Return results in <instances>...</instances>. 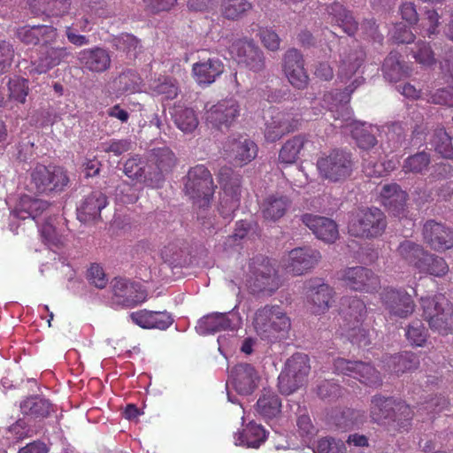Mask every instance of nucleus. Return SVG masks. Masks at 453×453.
I'll use <instances>...</instances> for the list:
<instances>
[{
  "label": "nucleus",
  "instance_id": "a211bd4d",
  "mask_svg": "<svg viewBox=\"0 0 453 453\" xmlns=\"http://www.w3.org/2000/svg\"><path fill=\"white\" fill-rule=\"evenodd\" d=\"M239 114L238 102L233 97L226 98L205 110V124L217 129H220L222 127H229Z\"/></svg>",
  "mask_w": 453,
  "mask_h": 453
},
{
  "label": "nucleus",
  "instance_id": "c85d7f7f",
  "mask_svg": "<svg viewBox=\"0 0 453 453\" xmlns=\"http://www.w3.org/2000/svg\"><path fill=\"white\" fill-rule=\"evenodd\" d=\"M309 303H311V311L315 315H321L326 312L331 307L334 290L332 287L326 283L313 284L312 280L308 282Z\"/></svg>",
  "mask_w": 453,
  "mask_h": 453
},
{
  "label": "nucleus",
  "instance_id": "f8f14e48",
  "mask_svg": "<svg viewBox=\"0 0 453 453\" xmlns=\"http://www.w3.org/2000/svg\"><path fill=\"white\" fill-rule=\"evenodd\" d=\"M110 288L111 303L117 307L133 308L147 299V291L142 285L127 278H113Z\"/></svg>",
  "mask_w": 453,
  "mask_h": 453
},
{
  "label": "nucleus",
  "instance_id": "f257e3e1",
  "mask_svg": "<svg viewBox=\"0 0 453 453\" xmlns=\"http://www.w3.org/2000/svg\"><path fill=\"white\" fill-rule=\"evenodd\" d=\"M370 416L373 422L402 433L411 427L413 411L404 402L376 395L371 400Z\"/></svg>",
  "mask_w": 453,
  "mask_h": 453
},
{
  "label": "nucleus",
  "instance_id": "864d4df0",
  "mask_svg": "<svg viewBox=\"0 0 453 453\" xmlns=\"http://www.w3.org/2000/svg\"><path fill=\"white\" fill-rule=\"evenodd\" d=\"M118 90L121 94H134L141 90L142 80L137 72H123L116 81Z\"/></svg>",
  "mask_w": 453,
  "mask_h": 453
},
{
  "label": "nucleus",
  "instance_id": "4c0bfd02",
  "mask_svg": "<svg viewBox=\"0 0 453 453\" xmlns=\"http://www.w3.org/2000/svg\"><path fill=\"white\" fill-rule=\"evenodd\" d=\"M326 12L343 31L349 35H353L358 29V23L355 19L352 12L348 10L341 3L334 1L326 7Z\"/></svg>",
  "mask_w": 453,
  "mask_h": 453
},
{
  "label": "nucleus",
  "instance_id": "774afa93",
  "mask_svg": "<svg viewBox=\"0 0 453 453\" xmlns=\"http://www.w3.org/2000/svg\"><path fill=\"white\" fill-rule=\"evenodd\" d=\"M257 35L262 44L268 50L276 51L280 49V38L272 27H261Z\"/></svg>",
  "mask_w": 453,
  "mask_h": 453
},
{
  "label": "nucleus",
  "instance_id": "20e7f679",
  "mask_svg": "<svg viewBox=\"0 0 453 453\" xmlns=\"http://www.w3.org/2000/svg\"><path fill=\"white\" fill-rule=\"evenodd\" d=\"M66 171L58 165L37 163L28 173L27 189L36 195L60 193L67 186Z\"/></svg>",
  "mask_w": 453,
  "mask_h": 453
},
{
  "label": "nucleus",
  "instance_id": "9b49d317",
  "mask_svg": "<svg viewBox=\"0 0 453 453\" xmlns=\"http://www.w3.org/2000/svg\"><path fill=\"white\" fill-rule=\"evenodd\" d=\"M318 170L322 178L338 182L349 178L354 169L351 154L341 150H334L317 160Z\"/></svg>",
  "mask_w": 453,
  "mask_h": 453
},
{
  "label": "nucleus",
  "instance_id": "f704fd0d",
  "mask_svg": "<svg viewBox=\"0 0 453 453\" xmlns=\"http://www.w3.org/2000/svg\"><path fill=\"white\" fill-rule=\"evenodd\" d=\"M19 408L23 415L34 419L47 418L56 411L54 405L48 399L39 395L27 397L20 403Z\"/></svg>",
  "mask_w": 453,
  "mask_h": 453
},
{
  "label": "nucleus",
  "instance_id": "8fccbe9b",
  "mask_svg": "<svg viewBox=\"0 0 453 453\" xmlns=\"http://www.w3.org/2000/svg\"><path fill=\"white\" fill-rule=\"evenodd\" d=\"M253 4L250 0H223L220 4L222 16L229 20H238L246 15Z\"/></svg>",
  "mask_w": 453,
  "mask_h": 453
},
{
  "label": "nucleus",
  "instance_id": "ea45409f",
  "mask_svg": "<svg viewBox=\"0 0 453 453\" xmlns=\"http://www.w3.org/2000/svg\"><path fill=\"white\" fill-rule=\"evenodd\" d=\"M31 12L48 16H62L68 12L71 0H27Z\"/></svg>",
  "mask_w": 453,
  "mask_h": 453
},
{
  "label": "nucleus",
  "instance_id": "7c9ffc66",
  "mask_svg": "<svg viewBox=\"0 0 453 453\" xmlns=\"http://www.w3.org/2000/svg\"><path fill=\"white\" fill-rule=\"evenodd\" d=\"M51 43L40 45L39 56L34 61L35 69L38 73H45L53 67L58 65L69 55L66 47H51Z\"/></svg>",
  "mask_w": 453,
  "mask_h": 453
},
{
  "label": "nucleus",
  "instance_id": "f3484780",
  "mask_svg": "<svg viewBox=\"0 0 453 453\" xmlns=\"http://www.w3.org/2000/svg\"><path fill=\"white\" fill-rule=\"evenodd\" d=\"M380 301L390 317L406 319L413 314L416 304L403 288L386 287L380 294Z\"/></svg>",
  "mask_w": 453,
  "mask_h": 453
},
{
  "label": "nucleus",
  "instance_id": "7ed1b4c3",
  "mask_svg": "<svg viewBox=\"0 0 453 453\" xmlns=\"http://www.w3.org/2000/svg\"><path fill=\"white\" fill-rule=\"evenodd\" d=\"M340 314L344 321L345 334L351 343L368 346L371 343L369 330L363 325L367 317L365 302L357 296H344L341 299Z\"/></svg>",
  "mask_w": 453,
  "mask_h": 453
},
{
  "label": "nucleus",
  "instance_id": "4be33fe9",
  "mask_svg": "<svg viewBox=\"0 0 453 453\" xmlns=\"http://www.w3.org/2000/svg\"><path fill=\"white\" fill-rule=\"evenodd\" d=\"M283 72L289 83L297 89L307 88L310 78L304 68V58L300 50L291 48L283 56Z\"/></svg>",
  "mask_w": 453,
  "mask_h": 453
},
{
  "label": "nucleus",
  "instance_id": "0eeeda50",
  "mask_svg": "<svg viewBox=\"0 0 453 453\" xmlns=\"http://www.w3.org/2000/svg\"><path fill=\"white\" fill-rule=\"evenodd\" d=\"M386 226V217L380 209L364 208L358 209L350 214L348 232L351 236L373 239L380 236Z\"/></svg>",
  "mask_w": 453,
  "mask_h": 453
},
{
  "label": "nucleus",
  "instance_id": "c756f323",
  "mask_svg": "<svg viewBox=\"0 0 453 453\" xmlns=\"http://www.w3.org/2000/svg\"><path fill=\"white\" fill-rule=\"evenodd\" d=\"M383 368L401 375L417 370L419 366V358L412 351H402L394 355H385L382 357Z\"/></svg>",
  "mask_w": 453,
  "mask_h": 453
},
{
  "label": "nucleus",
  "instance_id": "f03ea898",
  "mask_svg": "<svg viewBox=\"0 0 453 453\" xmlns=\"http://www.w3.org/2000/svg\"><path fill=\"white\" fill-rule=\"evenodd\" d=\"M252 324L257 334L269 342L280 341L291 327L290 318L279 304H265L257 309Z\"/></svg>",
  "mask_w": 453,
  "mask_h": 453
},
{
  "label": "nucleus",
  "instance_id": "4468645a",
  "mask_svg": "<svg viewBox=\"0 0 453 453\" xmlns=\"http://www.w3.org/2000/svg\"><path fill=\"white\" fill-rule=\"evenodd\" d=\"M337 275L345 288L356 292L373 294L380 288V277L365 266L346 267L339 271Z\"/></svg>",
  "mask_w": 453,
  "mask_h": 453
},
{
  "label": "nucleus",
  "instance_id": "ddd939ff",
  "mask_svg": "<svg viewBox=\"0 0 453 453\" xmlns=\"http://www.w3.org/2000/svg\"><path fill=\"white\" fill-rule=\"evenodd\" d=\"M177 157L168 147L153 148L147 156L149 187L159 188L165 176L173 172Z\"/></svg>",
  "mask_w": 453,
  "mask_h": 453
},
{
  "label": "nucleus",
  "instance_id": "2eb2a0df",
  "mask_svg": "<svg viewBox=\"0 0 453 453\" xmlns=\"http://www.w3.org/2000/svg\"><path fill=\"white\" fill-rule=\"evenodd\" d=\"M334 372L352 377L370 387H379L382 380L380 372L369 363L338 357L334 361Z\"/></svg>",
  "mask_w": 453,
  "mask_h": 453
},
{
  "label": "nucleus",
  "instance_id": "39448f33",
  "mask_svg": "<svg viewBox=\"0 0 453 453\" xmlns=\"http://www.w3.org/2000/svg\"><path fill=\"white\" fill-rule=\"evenodd\" d=\"M422 317L434 332L445 335L453 331V306L442 294L421 297Z\"/></svg>",
  "mask_w": 453,
  "mask_h": 453
},
{
  "label": "nucleus",
  "instance_id": "a19ab883",
  "mask_svg": "<svg viewBox=\"0 0 453 453\" xmlns=\"http://www.w3.org/2000/svg\"><path fill=\"white\" fill-rule=\"evenodd\" d=\"M307 142L308 139L304 134H297L287 140L279 151V162L284 165L295 164L299 159Z\"/></svg>",
  "mask_w": 453,
  "mask_h": 453
},
{
  "label": "nucleus",
  "instance_id": "603ef678",
  "mask_svg": "<svg viewBox=\"0 0 453 453\" xmlns=\"http://www.w3.org/2000/svg\"><path fill=\"white\" fill-rule=\"evenodd\" d=\"M150 89L153 95L161 96L163 100H173L180 92L176 80L171 77H160L154 81Z\"/></svg>",
  "mask_w": 453,
  "mask_h": 453
},
{
  "label": "nucleus",
  "instance_id": "c9c22d12",
  "mask_svg": "<svg viewBox=\"0 0 453 453\" xmlns=\"http://www.w3.org/2000/svg\"><path fill=\"white\" fill-rule=\"evenodd\" d=\"M382 204L394 214L403 211L408 195L397 183L386 184L380 192Z\"/></svg>",
  "mask_w": 453,
  "mask_h": 453
},
{
  "label": "nucleus",
  "instance_id": "e433bc0d",
  "mask_svg": "<svg viewBox=\"0 0 453 453\" xmlns=\"http://www.w3.org/2000/svg\"><path fill=\"white\" fill-rule=\"evenodd\" d=\"M107 197L101 191L90 193L78 209V216L81 221L94 220L100 217L101 211L106 207Z\"/></svg>",
  "mask_w": 453,
  "mask_h": 453
},
{
  "label": "nucleus",
  "instance_id": "aec40b11",
  "mask_svg": "<svg viewBox=\"0 0 453 453\" xmlns=\"http://www.w3.org/2000/svg\"><path fill=\"white\" fill-rule=\"evenodd\" d=\"M321 258L320 252L311 247H299L288 252V258L283 261L287 272L295 276L307 273L313 269Z\"/></svg>",
  "mask_w": 453,
  "mask_h": 453
},
{
  "label": "nucleus",
  "instance_id": "bb28decb",
  "mask_svg": "<svg viewBox=\"0 0 453 453\" xmlns=\"http://www.w3.org/2000/svg\"><path fill=\"white\" fill-rule=\"evenodd\" d=\"M302 222L312 231L317 238L326 242H334L339 236L337 225L331 219L305 213L302 216Z\"/></svg>",
  "mask_w": 453,
  "mask_h": 453
},
{
  "label": "nucleus",
  "instance_id": "052dcab7",
  "mask_svg": "<svg viewBox=\"0 0 453 453\" xmlns=\"http://www.w3.org/2000/svg\"><path fill=\"white\" fill-rule=\"evenodd\" d=\"M296 426L299 434L304 439H311L317 434V429L305 407L299 406L297 409Z\"/></svg>",
  "mask_w": 453,
  "mask_h": 453
},
{
  "label": "nucleus",
  "instance_id": "c03bdc74",
  "mask_svg": "<svg viewBox=\"0 0 453 453\" xmlns=\"http://www.w3.org/2000/svg\"><path fill=\"white\" fill-rule=\"evenodd\" d=\"M281 400L272 391H265L256 403L257 413L265 420L273 419L280 413Z\"/></svg>",
  "mask_w": 453,
  "mask_h": 453
},
{
  "label": "nucleus",
  "instance_id": "0e129e2a",
  "mask_svg": "<svg viewBox=\"0 0 453 453\" xmlns=\"http://www.w3.org/2000/svg\"><path fill=\"white\" fill-rule=\"evenodd\" d=\"M346 446L342 440L323 437L318 441L314 453H345Z\"/></svg>",
  "mask_w": 453,
  "mask_h": 453
},
{
  "label": "nucleus",
  "instance_id": "58836bf2",
  "mask_svg": "<svg viewBox=\"0 0 453 453\" xmlns=\"http://www.w3.org/2000/svg\"><path fill=\"white\" fill-rule=\"evenodd\" d=\"M172 119L176 127L183 134H193L199 125V119L193 108L183 105H174Z\"/></svg>",
  "mask_w": 453,
  "mask_h": 453
},
{
  "label": "nucleus",
  "instance_id": "680f3d73",
  "mask_svg": "<svg viewBox=\"0 0 453 453\" xmlns=\"http://www.w3.org/2000/svg\"><path fill=\"white\" fill-rule=\"evenodd\" d=\"M9 96L19 104H25L29 92L28 81L19 77L9 80Z\"/></svg>",
  "mask_w": 453,
  "mask_h": 453
},
{
  "label": "nucleus",
  "instance_id": "a18cd8bd",
  "mask_svg": "<svg viewBox=\"0 0 453 453\" xmlns=\"http://www.w3.org/2000/svg\"><path fill=\"white\" fill-rule=\"evenodd\" d=\"M235 439L240 445L257 449L265 441L266 431L261 425L251 421L236 435Z\"/></svg>",
  "mask_w": 453,
  "mask_h": 453
},
{
  "label": "nucleus",
  "instance_id": "6ab92c4d",
  "mask_svg": "<svg viewBox=\"0 0 453 453\" xmlns=\"http://www.w3.org/2000/svg\"><path fill=\"white\" fill-rule=\"evenodd\" d=\"M424 242L430 249L441 252L453 247V229L434 219L426 220L422 227Z\"/></svg>",
  "mask_w": 453,
  "mask_h": 453
},
{
  "label": "nucleus",
  "instance_id": "37998d69",
  "mask_svg": "<svg viewBox=\"0 0 453 453\" xmlns=\"http://www.w3.org/2000/svg\"><path fill=\"white\" fill-rule=\"evenodd\" d=\"M289 204L290 201L287 196H269L262 203L263 217L267 220L276 221L285 215Z\"/></svg>",
  "mask_w": 453,
  "mask_h": 453
},
{
  "label": "nucleus",
  "instance_id": "6e6552de",
  "mask_svg": "<svg viewBox=\"0 0 453 453\" xmlns=\"http://www.w3.org/2000/svg\"><path fill=\"white\" fill-rule=\"evenodd\" d=\"M218 180L222 189L218 210L221 217L229 222L240 206L242 176L231 167L224 166L219 172Z\"/></svg>",
  "mask_w": 453,
  "mask_h": 453
},
{
  "label": "nucleus",
  "instance_id": "dca6fc26",
  "mask_svg": "<svg viewBox=\"0 0 453 453\" xmlns=\"http://www.w3.org/2000/svg\"><path fill=\"white\" fill-rule=\"evenodd\" d=\"M365 79L358 77L344 89H333L324 94L323 101L328 110L332 112L334 119H342L348 122L351 117V111L349 103L352 93L363 83Z\"/></svg>",
  "mask_w": 453,
  "mask_h": 453
},
{
  "label": "nucleus",
  "instance_id": "2f4dec72",
  "mask_svg": "<svg viewBox=\"0 0 453 453\" xmlns=\"http://www.w3.org/2000/svg\"><path fill=\"white\" fill-rule=\"evenodd\" d=\"M18 38L27 45L52 43L58 37L57 29L51 26L34 25L18 29Z\"/></svg>",
  "mask_w": 453,
  "mask_h": 453
},
{
  "label": "nucleus",
  "instance_id": "423d86ee",
  "mask_svg": "<svg viewBox=\"0 0 453 453\" xmlns=\"http://www.w3.org/2000/svg\"><path fill=\"white\" fill-rule=\"evenodd\" d=\"M246 286L252 294L273 295L280 286V276L271 259L256 256L249 262Z\"/></svg>",
  "mask_w": 453,
  "mask_h": 453
},
{
  "label": "nucleus",
  "instance_id": "412c9836",
  "mask_svg": "<svg viewBox=\"0 0 453 453\" xmlns=\"http://www.w3.org/2000/svg\"><path fill=\"white\" fill-rule=\"evenodd\" d=\"M300 126L296 114L285 111H273L271 119L265 122V138L275 142L287 134L295 132Z\"/></svg>",
  "mask_w": 453,
  "mask_h": 453
},
{
  "label": "nucleus",
  "instance_id": "a878e982",
  "mask_svg": "<svg viewBox=\"0 0 453 453\" xmlns=\"http://www.w3.org/2000/svg\"><path fill=\"white\" fill-rule=\"evenodd\" d=\"M79 64L91 73H102L110 69L111 58L109 51L101 47L85 49L79 53Z\"/></svg>",
  "mask_w": 453,
  "mask_h": 453
},
{
  "label": "nucleus",
  "instance_id": "473e14b6",
  "mask_svg": "<svg viewBox=\"0 0 453 453\" xmlns=\"http://www.w3.org/2000/svg\"><path fill=\"white\" fill-rule=\"evenodd\" d=\"M134 323L142 328H157L165 330L173 322L172 316L166 311H152L141 310L130 314Z\"/></svg>",
  "mask_w": 453,
  "mask_h": 453
},
{
  "label": "nucleus",
  "instance_id": "b1692460",
  "mask_svg": "<svg viewBox=\"0 0 453 453\" xmlns=\"http://www.w3.org/2000/svg\"><path fill=\"white\" fill-rule=\"evenodd\" d=\"M258 380V373L250 364H237L230 371V382L239 395H251L257 388Z\"/></svg>",
  "mask_w": 453,
  "mask_h": 453
},
{
  "label": "nucleus",
  "instance_id": "de8ad7c7",
  "mask_svg": "<svg viewBox=\"0 0 453 453\" xmlns=\"http://www.w3.org/2000/svg\"><path fill=\"white\" fill-rule=\"evenodd\" d=\"M395 252L401 259L417 269L426 250L413 241L404 240L399 243Z\"/></svg>",
  "mask_w": 453,
  "mask_h": 453
},
{
  "label": "nucleus",
  "instance_id": "69168bd1",
  "mask_svg": "<svg viewBox=\"0 0 453 453\" xmlns=\"http://www.w3.org/2000/svg\"><path fill=\"white\" fill-rule=\"evenodd\" d=\"M352 137L356 140L357 145L364 150H369L377 144L375 136L364 127H356L351 130Z\"/></svg>",
  "mask_w": 453,
  "mask_h": 453
},
{
  "label": "nucleus",
  "instance_id": "9d476101",
  "mask_svg": "<svg viewBox=\"0 0 453 453\" xmlns=\"http://www.w3.org/2000/svg\"><path fill=\"white\" fill-rule=\"evenodd\" d=\"M184 190L200 208L209 205L215 186L211 173L205 165H196L188 170Z\"/></svg>",
  "mask_w": 453,
  "mask_h": 453
},
{
  "label": "nucleus",
  "instance_id": "338daca9",
  "mask_svg": "<svg viewBox=\"0 0 453 453\" xmlns=\"http://www.w3.org/2000/svg\"><path fill=\"white\" fill-rule=\"evenodd\" d=\"M248 50L251 55L248 58H242L244 64L250 70L258 73L265 68V56L257 45L248 46Z\"/></svg>",
  "mask_w": 453,
  "mask_h": 453
},
{
  "label": "nucleus",
  "instance_id": "1a4fd4ad",
  "mask_svg": "<svg viewBox=\"0 0 453 453\" xmlns=\"http://www.w3.org/2000/svg\"><path fill=\"white\" fill-rule=\"evenodd\" d=\"M310 370V358L306 354H293L287 360L285 368L278 378L280 393L288 395L303 387L307 382Z\"/></svg>",
  "mask_w": 453,
  "mask_h": 453
},
{
  "label": "nucleus",
  "instance_id": "e2e57ef3",
  "mask_svg": "<svg viewBox=\"0 0 453 453\" xmlns=\"http://www.w3.org/2000/svg\"><path fill=\"white\" fill-rule=\"evenodd\" d=\"M412 56L416 62L424 66H432L436 62L431 46L426 42L420 41L416 43L415 49L412 50Z\"/></svg>",
  "mask_w": 453,
  "mask_h": 453
},
{
  "label": "nucleus",
  "instance_id": "13d9d810",
  "mask_svg": "<svg viewBox=\"0 0 453 453\" xmlns=\"http://www.w3.org/2000/svg\"><path fill=\"white\" fill-rule=\"evenodd\" d=\"M250 229V225L247 221H237L234 234L228 235L224 242V250H239L241 249V241L247 236Z\"/></svg>",
  "mask_w": 453,
  "mask_h": 453
},
{
  "label": "nucleus",
  "instance_id": "393cba45",
  "mask_svg": "<svg viewBox=\"0 0 453 453\" xmlns=\"http://www.w3.org/2000/svg\"><path fill=\"white\" fill-rule=\"evenodd\" d=\"M235 319V315L231 312H212L198 320L196 330L202 335L235 330L237 328L234 323Z\"/></svg>",
  "mask_w": 453,
  "mask_h": 453
},
{
  "label": "nucleus",
  "instance_id": "5701e85b",
  "mask_svg": "<svg viewBox=\"0 0 453 453\" xmlns=\"http://www.w3.org/2000/svg\"><path fill=\"white\" fill-rule=\"evenodd\" d=\"M225 156L234 165L242 167L253 161L258 152V147L250 139L239 137L228 139L223 147Z\"/></svg>",
  "mask_w": 453,
  "mask_h": 453
},
{
  "label": "nucleus",
  "instance_id": "09e8293b",
  "mask_svg": "<svg viewBox=\"0 0 453 453\" xmlns=\"http://www.w3.org/2000/svg\"><path fill=\"white\" fill-rule=\"evenodd\" d=\"M417 270L434 277H442L449 272V265L444 258L426 250Z\"/></svg>",
  "mask_w": 453,
  "mask_h": 453
},
{
  "label": "nucleus",
  "instance_id": "bf43d9fd",
  "mask_svg": "<svg viewBox=\"0 0 453 453\" xmlns=\"http://www.w3.org/2000/svg\"><path fill=\"white\" fill-rule=\"evenodd\" d=\"M40 234L42 242L49 247L60 248L64 245L65 239L54 226L51 217L47 218L40 227Z\"/></svg>",
  "mask_w": 453,
  "mask_h": 453
},
{
  "label": "nucleus",
  "instance_id": "72a5a7b5",
  "mask_svg": "<svg viewBox=\"0 0 453 453\" xmlns=\"http://www.w3.org/2000/svg\"><path fill=\"white\" fill-rule=\"evenodd\" d=\"M49 207L50 203L47 201L24 196L20 197L18 204L12 211V216L22 220L27 219L36 220Z\"/></svg>",
  "mask_w": 453,
  "mask_h": 453
},
{
  "label": "nucleus",
  "instance_id": "6e6d98bb",
  "mask_svg": "<svg viewBox=\"0 0 453 453\" xmlns=\"http://www.w3.org/2000/svg\"><path fill=\"white\" fill-rule=\"evenodd\" d=\"M428 335V330L418 319L411 321L405 329L407 341L415 347H423L427 341Z\"/></svg>",
  "mask_w": 453,
  "mask_h": 453
},
{
  "label": "nucleus",
  "instance_id": "5fc2aeb1",
  "mask_svg": "<svg viewBox=\"0 0 453 453\" xmlns=\"http://www.w3.org/2000/svg\"><path fill=\"white\" fill-rule=\"evenodd\" d=\"M124 173L128 178L143 182L149 186L147 163L144 165L140 157H133L128 158L124 164Z\"/></svg>",
  "mask_w": 453,
  "mask_h": 453
},
{
  "label": "nucleus",
  "instance_id": "3c124183",
  "mask_svg": "<svg viewBox=\"0 0 453 453\" xmlns=\"http://www.w3.org/2000/svg\"><path fill=\"white\" fill-rule=\"evenodd\" d=\"M431 164V156L426 151H419L407 157L403 163L404 173L423 174Z\"/></svg>",
  "mask_w": 453,
  "mask_h": 453
},
{
  "label": "nucleus",
  "instance_id": "4d7b16f0",
  "mask_svg": "<svg viewBox=\"0 0 453 453\" xmlns=\"http://www.w3.org/2000/svg\"><path fill=\"white\" fill-rule=\"evenodd\" d=\"M436 152L445 158L453 159L452 138L443 128L434 130L431 141Z\"/></svg>",
  "mask_w": 453,
  "mask_h": 453
},
{
  "label": "nucleus",
  "instance_id": "49530a36",
  "mask_svg": "<svg viewBox=\"0 0 453 453\" xmlns=\"http://www.w3.org/2000/svg\"><path fill=\"white\" fill-rule=\"evenodd\" d=\"M365 58V52L363 49L350 50L342 57L338 74L341 79H349L361 67Z\"/></svg>",
  "mask_w": 453,
  "mask_h": 453
},
{
  "label": "nucleus",
  "instance_id": "cd10ccee",
  "mask_svg": "<svg viewBox=\"0 0 453 453\" xmlns=\"http://www.w3.org/2000/svg\"><path fill=\"white\" fill-rule=\"evenodd\" d=\"M225 70L223 62L218 58L203 59L192 65V74L200 86H209L215 82Z\"/></svg>",
  "mask_w": 453,
  "mask_h": 453
},
{
  "label": "nucleus",
  "instance_id": "79ce46f5",
  "mask_svg": "<svg viewBox=\"0 0 453 453\" xmlns=\"http://www.w3.org/2000/svg\"><path fill=\"white\" fill-rule=\"evenodd\" d=\"M384 76L390 82H397L411 76V68L400 60L397 53L391 52L384 60L382 66Z\"/></svg>",
  "mask_w": 453,
  "mask_h": 453
}]
</instances>
